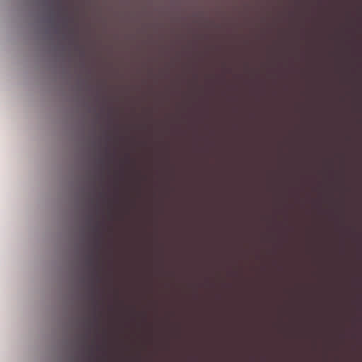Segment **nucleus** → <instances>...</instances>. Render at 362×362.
Listing matches in <instances>:
<instances>
[{
  "label": "nucleus",
  "instance_id": "1",
  "mask_svg": "<svg viewBox=\"0 0 362 362\" xmlns=\"http://www.w3.org/2000/svg\"><path fill=\"white\" fill-rule=\"evenodd\" d=\"M297 190L296 189V203ZM296 362H297V209H296Z\"/></svg>",
  "mask_w": 362,
  "mask_h": 362
},
{
  "label": "nucleus",
  "instance_id": "4",
  "mask_svg": "<svg viewBox=\"0 0 362 362\" xmlns=\"http://www.w3.org/2000/svg\"><path fill=\"white\" fill-rule=\"evenodd\" d=\"M93 305H94V308H95V306L98 304V302L96 300H93Z\"/></svg>",
  "mask_w": 362,
  "mask_h": 362
},
{
  "label": "nucleus",
  "instance_id": "5",
  "mask_svg": "<svg viewBox=\"0 0 362 362\" xmlns=\"http://www.w3.org/2000/svg\"><path fill=\"white\" fill-rule=\"evenodd\" d=\"M88 262H89L90 264H92V263H93L92 259H91L90 257L88 259Z\"/></svg>",
  "mask_w": 362,
  "mask_h": 362
},
{
  "label": "nucleus",
  "instance_id": "3",
  "mask_svg": "<svg viewBox=\"0 0 362 362\" xmlns=\"http://www.w3.org/2000/svg\"><path fill=\"white\" fill-rule=\"evenodd\" d=\"M94 275L96 276L97 280H98V281H99V280H100V276H99L98 274L95 272L94 273Z\"/></svg>",
  "mask_w": 362,
  "mask_h": 362
},
{
  "label": "nucleus",
  "instance_id": "2",
  "mask_svg": "<svg viewBox=\"0 0 362 362\" xmlns=\"http://www.w3.org/2000/svg\"><path fill=\"white\" fill-rule=\"evenodd\" d=\"M93 230H94L95 233L96 234V237L95 239V247L96 248H99L100 246V243H101V235H100V233L99 231L98 226L94 227Z\"/></svg>",
  "mask_w": 362,
  "mask_h": 362
}]
</instances>
